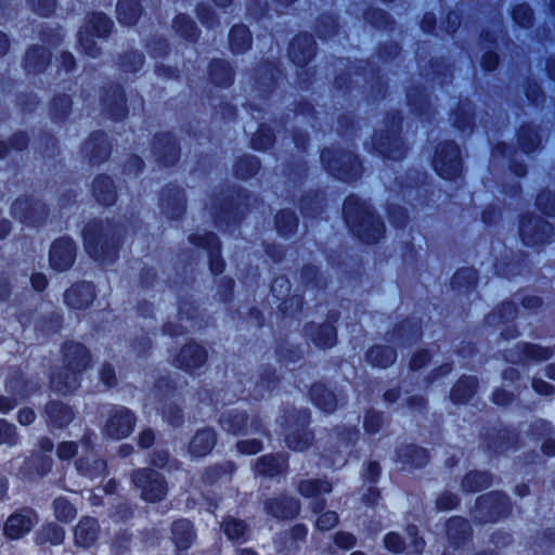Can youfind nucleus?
<instances>
[{
	"label": "nucleus",
	"mask_w": 555,
	"mask_h": 555,
	"mask_svg": "<svg viewBox=\"0 0 555 555\" xmlns=\"http://www.w3.org/2000/svg\"><path fill=\"white\" fill-rule=\"evenodd\" d=\"M133 481L141 489V495L145 501H159L166 494V486L158 473L144 469L138 472Z\"/></svg>",
	"instance_id": "1"
},
{
	"label": "nucleus",
	"mask_w": 555,
	"mask_h": 555,
	"mask_svg": "<svg viewBox=\"0 0 555 555\" xmlns=\"http://www.w3.org/2000/svg\"><path fill=\"white\" fill-rule=\"evenodd\" d=\"M435 169L444 179H453L461 173L462 166L459 150L453 144H448L438 152Z\"/></svg>",
	"instance_id": "2"
},
{
	"label": "nucleus",
	"mask_w": 555,
	"mask_h": 555,
	"mask_svg": "<svg viewBox=\"0 0 555 555\" xmlns=\"http://www.w3.org/2000/svg\"><path fill=\"white\" fill-rule=\"evenodd\" d=\"M37 521L38 517L34 511H18L8 518L4 525V533L10 539H20L28 533Z\"/></svg>",
	"instance_id": "3"
},
{
	"label": "nucleus",
	"mask_w": 555,
	"mask_h": 555,
	"mask_svg": "<svg viewBox=\"0 0 555 555\" xmlns=\"http://www.w3.org/2000/svg\"><path fill=\"white\" fill-rule=\"evenodd\" d=\"M133 428V417L124 408L117 409L111 415L105 425V433L112 438L121 439L127 437Z\"/></svg>",
	"instance_id": "4"
},
{
	"label": "nucleus",
	"mask_w": 555,
	"mask_h": 555,
	"mask_svg": "<svg viewBox=\"0 0 555 555\" xmlns=\"http://www.w3.org/2000/svg\"><path fill=\"white\" fill-rule=\"evenodd\" d=\"M74 261V245L68 238H61L51 247L50 262L55 270H66Z\"/></svg>",
	"instance_id": "5"
},
{
	"label": "nucleus",
	"mask_w": 555,
	"mask_h": 555,
	"mask_svg": "<svg viewBox=\"0 0 555 555\" xmlns=\"http://www.w3.org/2000/svg\"><path fill=\"white\" fill-rule=\"evenodd\" d=\"M100 537V527L94 518L86 517L79 520L75 528V543L81 547L92 546Z\"/></svg>",
	"instance_id": "6"
},
{
	"label": "nucleus",
	"mask_w": 555,
	"mask_h": 555,
	"mask_svg": "<svg viewBox=\"0 0 555 555\" xmlns=\"http://www.w3.org/2000/svg\"><path fill=\"white\" fill-rule=\"evenodd\" d=\"M93 287L89 284L73 286L65 293V301L73 308H83L93 300Z\"/></svg>",
	"instance_id": "7"
},
{
	"label": "nucleus",
	"mask_w": 555,
	"mask_h": 555,
	"mask_svg": "<svg viewBox=\"0 0 555 555\" xmlns=\"http://www.w3.org/2000/svg\"><path fill=\"white\" fill-rule=\"evenodd\" d=\"M206 353L205 350L195 344L186 345L182 348L179 356L176 359V362L180 366H184L186 369H194L202 365L205 362Z\"/></svg>",
	"instance_id": "8"
},
{
	"label": "nucleus",
	"mask_w": 555,
	"mask_h": 555,
	"mask_svg": "<svg viewBox=\"0 0 555 555\" xmlns=\"http://www.w3.org/2000/svg\"><path fill=\"white\" fill-rule=\"evenodd\" d=\"M172 539L177 547L188 548L194 539V532L190 521L181 519L172 525Z\"/></svg>",
	"instance_id": "9"
},
{
	"label": "nucleus",
	"mask_w": 555,
	"mask_h": 555,
	"mask_svg": "<svg viewBox=\"0 0 555 555\" xmlns=\"http://www.w3.org/2000/svg\"><path fill=\"white\" fill-rule=\"evenodd\" d=\"M215 444V434L210 429L198 431L191 441L190 451L195 456L207 454Z\"/></svg>",
	"instance_id": "10"
},
{
	"label": "nucleus",
	"mask_w": 555,
	"mask_h": 555,
	"mask_svg": "<svg viewBox=\"0 0 555 555\" xmlns=\"http://www.w3.org/2000/svg\"><path fill=\"white\" fill-rule=\"evenodd\" d=\"M298 511V504L293 499L274 500L268 504V512L278 518L294 516Z\"/></svg>",
	"instance_id": "11"
},
{
	"label": "nucleus",
	"mask_w": 555,
	"mask_h": 555,
	"mask_svg": "<svg viewBox=\"0 0 555 555\" xmlns=\"http://www.w3.org/2000/svg\"><path fill=\"white\" fill-rule=\"evenodd\" d=\"M119 20L127 25L134 23L140 14V7L134 0H120L117 4Z\"/></svg>",
	"instance_id": "12"
},
{
	"label": "nucleus",
	"mask_w": 555,
	"mask_h": 555,
	"mask_svg": "<svg viewBox=\"0 0 555 555\" xmlns=\"http://www.w3.org/2000/svg\"><path fill=\"white\" fill-rule=\"evenodd\" d=\"M66 357L70 364L75 365L74 371L85 367L89 362V354L86 348L79 344H73L66 349Z\"/></svg>",
	"instance_id": "13"
},
{
	"label": "nucleus",
	"mask_w": 555,
	"mask_h": 555,
	"mask_svg": "<svg viewBox=\"0 0 555 555\" xmlns=\"http://www.w3.org/2000/svg\"><path fill=\"white\" fill-rule=\"evenodd\" d=\"M65 532L62 527L50 524L46 526L38 534L39 543L50 542L51 544H61L64 540Z\"/></svg>",
	"instance_id": "14"
},
{
	"label": "nucleus",
	"mask_w": 555,
	"mask_h": 555,
	"mask_svg": "<svg viewBox=\"0 0 555 555\" xmlns=\"http://www.w3.org/2000/svg\"><path fill=\"white\" fill-rule=\"evenodd\" d=\"M332 487L327 481L306 480L299 486V491L304 496H318L322 493H328Z\"/></svg>",
	"instance_id": "15"
},
{
	"label": "nucleus",
	"mask_w": 555,
	"mask_h": 555,
	"mask_svg": "<svg viewBox=\"0 0 555 555\" xmlns=\"http://www.w3.org/2000/svg\"><path fill=\"white\" fill-rule=\"evenodd\" d=\"M53 387L60 392H66L77 387L78 377L76 372L60 373L52 379Z\"/></svg>",
	"instance_id": "16"
},
{
	"label": "nucleus",
	"mask_w": 555,
	"mask_h": 555,
	"mask_svg": "<svg viewBox=\"0 0 555 555\" xmlns=\"http://www.w3.org/2000/svg\"><path fill=\"white\" fill-rule=\"evenodd\" d=\"M54 513L57 519L67 522L75 518L77 511L65 498H57L54 501Z\"/></svg>",
	"instance_id": "17"
},
{
	"label": "nucleus",
	"mask_w": 555,
	"mask_h": 555,
	"mask_svg": "<svg viewBox=\"0 0 555 555\" xmlns=\"http://www.w3.org/2000/svg\"><path fill=\"white\" fill-rule=\"evenodd\" d=\"M369 359L374 365L384 367L393 362L395 353L389 348L375 347L370 350Z\"/></svg>",
	"instance_id": "18"
},
{
	"label": "nucleus",
	"mask_w": 555,
	"mask_h": 555,
	"mask_svg": "<svg viewBox=\"0 0 555 555\" xmlns=\"http://www.w3.org/2000/svg\"><path fill=\"white\" fill-rule=\"evenodd\" d=\"M284 461L275 456L267 455L261 457L257 464V470L264 475H274L283 467Z\"/></svg>",
	"instance_id": "19"
},
{
	"label": "nucleus",
	"mask_w": 555,
	"mask_h": 555,
	"mask_svg": "<svg viewBox=\"0 0 555 555\" xmlns=\"http://www.w3.org/2000/svg\"><path fill=\"white\" fill-rule=\"evenodd\" d=\"M48 414L56 426L67 424L72 418V411L67 406L61 404H52L48 408Z\"/></svg>",
	"instance_id": "20"
},
{
	"label": "nucleus",
	"mask_w": 555,
	"mask_h": 555,
	"mask_svg": "<svg viewBox=\"0 0 555 555\" xmlns=\"http://www.w3.org/2000/svg\"><path fill=\"white\" fill-rule=\"evenodd\" d=\"M230 41L233 50L240 52L245 49L249 42V35L245 27H234L230 33Z\"/></svg>",
	"instance_id": "21"
},
{
	"label": "nucleus",
	"mask_w": 555,
	"mask_h": 555,
	"mask_svg": "<svg viewBox=\"0 0 555 555\" xmlns=\"http://www.w3.org/2000/svg\"><path fill=\"white\" fill-rule=\"evenodd\" d=\"M223 530L229 539L237 540L244 537L246 527L240 520L229 519L223 524Z\"/></svg>",
	"instance_id": "22"
},
{
	"label": "nucleus",
	"mask_w": 555,
	"mask_h": 555,
	"mask_svg": "<svg viewBox=\"0 0 555 555\" xmlns=\"http://www.w3.org/2000/svg\"><path fill=\"white\" fill-rule=\"evenodd\" d=\"M51 457L43 454H35L29 461V465L36 469L38 475L47 474L51 468Z\"/></svg>",
	"instance_id": "23"
},
{
	"label": "nucleus",
	"mask_w": 555,
	"mask_h": 555,
	"mask_svg": "<svg viewBox=\"0 0 555 555\" xmlns=\"http://www.w3.org/2000/svg\"><path fill=\"white\" fill-rule=\"evenodd\" d=\"M15 442V427L5 421H0V444H14Z\"/></svg>",
	"instance_id": "24"
},
{
	"label": "nucleus",
	"mask_w": 555,
	"mask_h": 555,
	"mask_svg": "<svg viewBox=\"0 0 555 555\" xmlns=\"http://www.w3.org/2000/svg\"><path fill=\"white\" fill-rule=\"evenodd\" d=\"M335 331L332 326H325L323 327L318 336L314 338L317 345H319L322 348H327L334 345L335 343Z\"/></svg>",
	"instance_id": "25"
},
{
	"label": "nucleus",
	"mask_w": 555,
	"mask_h": 555,
	"mask_svg": "<svg viewBox=\"0 0 555 555\" xmlns=\"http://www.w3.org/2000/svg\"><path fill=\"white\" fill-rule=\"evenodd\" d=\"M483 483H485V476L482 474L472 473L465 477V479L463 481V487L467 491H475V490L481 489L483 487Z\"/></svg>",
	"instance_id": "26"
},
{
	"label": "nucleus",
	"mask_w": 555,
	"mask_h": 555,
	"mask_svg": "<svg viewBox=\"0 0 555 555\" xmlns=\"http://www.w3.org/2000/svg\"><path fill=\"white\" fill-rule=\"evenodd\" d=\"M78 470H80L83 474H88L90 477H93L95 475L101 474L105 469V464L102 460H94L92 468H89V466L85 465V460L80 459L77 463Z\"/></svg>",
	"instance_id": "27"
},
{
	"label": "nucleus",
	"mask_w": 555,
	"mask_h": 555,
	"mask_svg": "<svg viewBox=\"0 0 555 555\" xmlns=\"http://www.w3.org/2000/svg\"><path fill=\"white\" fill-rule=\"evenodd\" d=\"M338 521V517L334 512L322 514L317 520V527L321 530L332 529Z\"/></svg>",
	"instance_id": "28"
},
{
	"label": "nucleus",
	"mask_w": 555,
	"mask_h": 555,
	"mask_svg": "<svg viewBox=\"0 0 555 555\" xmlns=\"http://www.w3.org/2000/svg\"><path fill=\"white\" fill-rule=\"evenodd\" d=\"M56 453L61 460L70 459L77 453V446L75 442L64 441L59 444Z\"/></svg>",
	"instance_id": "29"
},
{
	"label": "nucleus",
	"mask_w": 555,
	"mask_h": 555,
	"mask_svg": "<svg viewBox=\"0 0 555 555\" xmlns=\"http://www.w3.org/2000/svg\"><path fill=\"white\" fill-rule=\"evenodd\" d=\"M241 453L255 454L261 450V443L256 439L243 440L237 443Z\"/></svg>",
	"instance_id": "30"
},
{
	"label": "nucleus",
	"mask_w": 555,
	"mask_h": 555,
	"mask_svg": "<svg viewBox=\"0 0 555 555\" xmlns=\"http://www.w3.org/2000/svg\"><path fill=\"white\" fill-rule=\"evenodd\" d=\"M385 546L389 551L400 552L402 550L403 543L397 533H388L385 537Z\"/></svg>",
	"instance_id": "31"
},
{
	"label": "nucleus",
	"mask_w": 555,
	"mask_h": 555,
	"mask_svg": "<svg viewBox=\"0 0 555 555\" xmlns=\"http://www.w3.org/2000/svg\"><path fill=\"white\" fill-rule=\"evenodd\" d=\"M96 24L93 25V30L98 36H104L106 35L111 29V21L107 20L103 15H98L96 17Z\"/></svg>",
	"instance_id": "32"
},
{
	"label": "nucleus",
	"mask_w": 555,
	"mask_h": 555,
	"mask_svg": "<svg viewBox=\"0 0 555 555\" xmlns=\"http://www.w3.org/2000/svg\"><path fill=\"white\" fill-rule=\"evenodd\" d=\"M526 352L529 358H532L534 360H544L547 359L550 356L547 349H544L539 346H528Z\"/></svg>",
	"instance_id": "33"
},
{
	"label": "nucleus",
	"mask_w": 555,
	"mask_h": 555,
	"mask_svg": "<svg viewBox=\"0 0 555 555\" xmlns=\"http://www.w3.org/2000/svg\"><path fill=\"white\" fill-rule=\"evenodd\" d=\"M335 543L343 548H349L354 543V538L347 532H339L335 537Z\"/></svg>",
	"instance_id": "34"
},
{
	"label": "nucleus",
	"mask_w": 555,
	"mask_h": 555,
	"mask_svg": "<svg viewBox=\"0 0 555 555\" xmlns=\"http://www.w3.org/2000/svg\"><path fill=\"white\" fill-rule=\"evenodd\" d=\"M17 418L21 425L26 426L35 421L36 415L35 412L30 409H22L18 411Z\"/></svg>",
	"instance_id": "35"
},
{
	"label": "nucleus",
	"mask_w": 555,
	"mask_h": 555,
	"mask_svg": "<svg viewBox=\"0 0 555 555\" xmlns=\"http://www.w3.org/2000/svg\"><path fill=\"white\" fill-rule=\"evenodd\" d=\"M93 240L92 235L90 233L85 234V246L88 253L95 259L100 258V254L95 246H93Z\"/></svg>",
	"instance_id": "36"
},
{
	"label": "nucleus",
	"mask_w": 555,
	"mask_h": 555,
	"mask_svg": "<svg viewBox=\"0 0 555 555\" xmlns=\"http://www.w3.org/2000/svg\"><path fill=\"white\" fill-rule=\"evenodd\" d=\"M31 285L36 291H41L47 285V279L44 275L38 273L31 276Z\"/></svg>",
	"instance_id": "37"
},
{
	"label": "nucleus",
	"mask_w": 555,
	"mask_h": 555,
	"mask_svg": "<svg viewBox=\"0 0 555 555\" xmlns=\"http://www.w3.org/2000/svg\"><path fill=\"white\" fill-rule=\"evenodd\" d=\"M16 405L15 400H11L8 397L0 396V412L7 413L11 411Z\"/></svg>",
	"instance_id": "38"
},
{
	"label": "nucleus",
	"mask_w": 555,
	"mask_h": 555,
	"mask_svg": "<svg viewBox=\"0 0 555 555\" xmlns=\"http://www.w3.org/2000/svg\"><path fill=\"white\" fill-rule=\"evenodd\" d=\"M154 440V434L151 430H144L141 433L139 442L143 448H149Z\"/></svg>",
	"instance_id": "39"
},
{
	"label": "nucleus",
	"mask_w": 555,
	"mask_h": 555,
	"mask_svg": "<svg viewBox=\"0 0 555 555\" xmlns=\"http://www.w3.org/2000/svg\"><path fill=\"white\" fill-rule=\"evenodd\" d=\"M533 388L537 392L541 395H550L552 391V386L542 380H534Z\"/></svg>",
	"instance_id": "40"
},
{
	"label": "nucleus",
	"mask_w": 555,
	"mask_h": 555,
	"mask_svg": "<svg viewBox=\"0 0 555 555\" xmlns=\"http://www.w3.org/2000/svg\"><path fill=\"white\" fill-rule=\"evenodd\" d=\"M101 378H102L104 384L109 386L112 384V382H113V378H114L113 370L111 367H104V370L102 371V374H101Z\"/></svg>",
	"instance_id": "41"
},
{
	"label": "nucleus",
	"mask_w": 555,
	"mask_h": 555,
	"mask_svg": "<svg viewBox=\"0 0 555 555\" xmlns=\"http://www.w3.org/2000/svg\"><path fill=\"white\" fill-rule=\"evenodd\" d=\"M202 244L204 247L209 248V249H216V250L219 249L218 241L216 240V237L214 235H210V234L206 237V243H202Z\"/></svg>",
	"instance_id": "42"
},
{
	"label": "nucleus",
	"mask_w": 555,
	"mask_h": 555,
	"mask_svg": "<svg viewBox=\"0 0 555 555\" xmlns=\"http://www.w3.org/2000/svg\"><path fill=\"white\" fill-rule=\"evenodd\" d=\"M543 450L548 455H555V441H547L543 446Z\"/></svg>",
	"instance_id": "43"
},
{
	"label": "nucleus",
	"mask_w": 555,
	"mask_h": 555,
	"mask_svg": "<svg viewBox=\"0 0 555 555\" xmlns=\"http://www.w3.org/2000/svg\"><path fill=\"white\" fill-rule=\"evenodd\" d=\"M287 444L289 448L294 449V450H301L306 447V442L305 443H299V442H296L293 440V438L288 437L287 440H286Z\"/></svg>",
	"instance_id": "44"
},
{
	"label": "nucleus",
	"mask_w": 555,
	"mask_h": 555,
	"mask_svg": "<svg viewBox=\"0 0 555 555\" xmlns=\"http://www.w3.org/2000/svg\"><path fill=\"white\" fill-rule=\"evenodd\" d=\"M425 358H426L425 353H421L417 357H415V359L412 361V367L415 369V370L421 367L422 363L425 360Z\"/></svg>",
	"instance_id": "45"
},
{
	"label": "nucleus",
	"mask_w": 555,
	"mask_h": 555,
	"mask_svg": "<svg viewBox=\"0 0 555 555\" xmlns=\"http://www.w3.org/2000/svg\"><path fill=\"white\" fill-rule=\"evenodd\" d=\"M356 205V201L353 199H347L346 203H345V215H346V218L347 220L349 221L350 217H351V206L352 205Z\"/></svg>",
	"instance_id": "46"
},
{
	"label": "nucleus",
	"mask_w": 555,
	"mask_h": 555,
	"mask_svg": "<svg viewBox=\"0 0 555 555\" xmlns=\"http://www.w3.org/2000/svg\"><path fill=\"white\" fill-rule=\"evenodd\" d=\"M53 448V443L49 439H43L40 441V449L44 452H51Z\"/></svg>",
	"instance_id": "47"
},
{
	"label": "nucleus",
	"mask_w": 555,
	"mask_h": 555,
	"mask_svg": "<svg viewBox=\"0 0 555 555\" xmlns=\"http://www.w3.org/2000/svg\"><path fill=\"white\" fill-rule=\"evenodd\" d=\"M448 502H444L443 499H441L438 504L442 508H452L455 504L453 498H447Z\"/></svg>",
	"instance_id": "48"
},
{
	"label": "nucleus",
	"mask_w": 555,
	"mask_h": 555,
	"mask_svg": "<svg viewBox=\"0 0 555 555\" xmlns=\"http://www.w3.org/2000/svg\"><path fill=\"white\" fill-rule=\"evenodd\" d=\"M455 526H466L465 521L462 519H452L449 524V528L452 529Z\"/></svg>",
	"instance_id": "49"
},
{
	"label": "nucleus",
	"mask_w": 555,
	"mask_h": 555,
	"mask_svg": "<svg viewBox=\"0 0 555 555\" xmlns=\"http://www.w3.org/2000/svg\"><path fill=\"white\" fill-rule=\"evenodd\" d=\"M423 541L422 540H415L413 542V550L414 552H420L423 548Z\"/></svg>",
	"instance_id": "50"
},
{
	"label": "nucleus",
	"mask_w": 555,
	"mask_h": 555,
	"mask_svg": "<svg viewBox=\"0 0 555 555\" xmlns=\"http://www.w3.org/2000/svg\"><path fill=\"white\" fill-rule=\"evenodd\" d=\"M7 40L2 34H0V53L5 51Z\"/></svg>",
	"instance_id": "51"
},
{
	"label": "nucleus",
	"mask_w": 555,
	"mask_h": 555,
	"mask_svg": "<svg viewBox=\"0 0 555 555\" xmlns=\"http://www.w3.org/2000/svg\"><path fill=\"white\" fill-rule=\"evenodd\" d=\"M211 270L217 273L221 271V266L215 260L211 261Z\"/></svg>",
	"instance_id": "52"
},
{
	"label": "nucleus",
	"mask_w": 555,
	"mask_h": 555,
	"mask_svg": "<svg viewBox=\"0 0 555 555\" xmlns=\"http://www.w3.org/2000/svg\"><path fill=\"white\" fill-rule=\"evenodd\" d=\"M7 490V485L2 478H0V498L4 494Z\"/></svg>",
	"instance_id": "53"
},
{
	"label": "nucleus",
	"mask_w": 555,
	"mask_h": 555,
	"mask_svg": "<svg viewBox=\"0 0 555 555\" xmlns=\"http://www.w3.org/2000/svg\"><path fill=\"white\" fill-rule=\"evenodd\" d=\"M241 555H257V554L253 550L245 548V550L241 551Z\"/></svg>",
	"instance_id": "54"
},
{
	"label": "nucleus",
	"mask_w": 555,
	"mask_h": 555,
	"mask_svg": "<svg viewBox=\"0 0 555 555\" xmlns=\"http://www.w3.org/2000/svg\"><path fill=\"white\" fill-rule=\"evenodd\" d=\"M373 228H374V231L377 232V233H380L382 232V224H379L378 222H374L373 223Z\"/></svg>",
	"instance_id": "55"
},
{
	"label": "nucleus",
	"mask_w": 555,
	"mask_h": 555,
	"mask_svg": "<svg viewBox=\"0 0 555 555\" xmlns=\"http://www.w3.org/2000/svg\"><path fill=\"white\" fill-rule=\"evenodd\" d=\"M461 387H462V383H460V384L456 386V388H455V390H454V393H453L454 399H455V400H459V401H460L461 399H460V398H457V392H459V390L461 389Z\"/></svg>",
	"instance_id": "56"
},
{
	"label": "nucleus",
	"mask_w": 555,
	"mask_h": 555,
	"mask_svg": "<svg viewBox=\"0 0 555 555\" xmlns=\"http://www.w3.org/2000/svg\"><path fill=\"white\" fill-rule=\"evenodd\" d=\"M361 236L363 237V240L371 242V236L369 233H366V230H364V232L361 234Z\"/></svg>",
	"instance_id": "57"
},
{
	"label": "nucleus",
	"mask_w": 555,
	"mask_h": 555,
	"mask_svg": "<svg viewBox=\"0 0 555 555\" xmlns=\"http://www.w3.org/2000/svg\"><path fill=\"white\" fill-rule=\"evenodd\" d=\"M550 377H552L553 379H555V369H552L551 372H550Z\"/></svg>",
	"instance_id": "58"
},
{
	"label": "nucleus",
	"mask_w": 555,
	"mask_h": 555,
	"mask_svg": "<svg viewBox=\"0 0 555 555\" xmlns=\"http://www.w3.org/2000/svg\"><path fill=\"white\" fill-rule=\"evenodd\" d=\"M318 404H319L322 409H324V410H326V411H327V410H330V409H328V408H326V406H325V404H323L321 401H319V402H318Z\"/></svg>",
	"instance_id": "59"
},
{
	"label": "nucleus",
	"mask_w": 555,
	"mask_h": 555,
	"mask_svg": "<svg viewBox=\"0 0 555 555\" xmlns=\"http://www.w3.org/2000/svg\"><path fill=\"white\" fill-rule=\"evenodd\" d=\"M44 1V5L48 4V5H52L53 3V0H43Z\"/></svg>",
	"instance_id": "60"
},
{
	"label": "nucleus",
	"mask_w": 555,
	"mask_h": 555,
	"mask_svg": "<svg viewBox=\"0 0 555 555\" xmlns=\"http://www.w3.org/2000/svg\"><path fill=\"white\" fill-rule=\"evenodd\" d=\"M494 401H495L496 403H500V404L502 403V401L499 399L498 395H495V397H494Z\"/></svg>",
	"instance_id": "61"
},
{
	"label": "nucleus",
	"mask_w": 555,
	"mask_h": 555,
	"mask_svg": "<svg viewBox=\"0 0 555 555\" xmlns=\"http://www.w3.org/2000/svg\"><path fill=\"white\" fill-rule=\"evenodd\" d=\"M409 533H410L411 535H414V534H415V529H414V528L410 529V530H409Z\"/></svg>",
	"instance_id": "62"
},
{
	"label": "nucleus",
	"mask_w": 555,
	"mask_h": 555,
	"mask_svg": "<svg viewBox=\"0 0 555 555\" xmlns=\"http://www.w3.org/2000/svg\"><path fill=\"white\" fill-rule=\"evenodd\" d=\"M98 196H99V199H100L101 202L106 203V198H105V197H102V196H100V195H98Z\"/></svg>",
	"instance_id": "63"
},
{
	"label": "nucleus",
	"mask_w": 555,
	"mask_h": 555,
	"mask_svg": "<svg viewBox=\"0 0 555 555\" xmlns=\"http://www.w3.org/2000/svg\"><path fill=\"white\" fill-rule=\"evenodd\" d=\"M351 555H365V554H363L361 552H353Z\"/></svg>",
	"instance_id": "64"
}]
</instances>
